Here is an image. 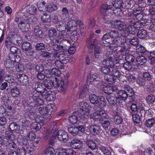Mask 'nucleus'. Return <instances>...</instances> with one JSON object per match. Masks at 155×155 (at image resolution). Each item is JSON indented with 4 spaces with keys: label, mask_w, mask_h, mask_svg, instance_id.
<instances>
[{
    "label": "nucleus",
    "mask_w": 155,
    "mask_h": 155,
    "mask_svg": "<svg viewBox=\"0 0 155 155\" xmlns=\"http://www.w3.org/2000/svg\"><path fill=\"white\" fill-rule=\"evenodd\" d=\"M111 4L115 9L122 7V0H115Z\"/></svg>",
    "instance_id": "57"
},
{
    "label": "nucleus",
    "mask_w": 155,
    "mask_h": 155,
    "mask_svg": "<svg viewBox=\"0 0 155 155\" xmlns=\"http://www.w3.org/2000/svg\"><path fill=\"white\" fill-rule=\"evenodd\" d=\"M89 129L91 133L94 135H97L99 133L100 127L97 125H91Z\"/></svg>",
    "instance_id": "20"
},
{
    "label": "nucleus",
    "mask_w": 155,
    "mask_h": 155,
    "mask_svg": "<svg viewBox=\"0 0 155 155\" xmlns=\"http://www.w3.org/2000/svg\"><path fill=\"white\" fill-rule=\"evenodd\" d=\"M5 134L6 135V137L8 138V143L13 141L15 139V136L11 132L6 131L5 132Z\"/></svg>",
    "instance_id": "53"
},
{
    "label": "nucleus",
    "mask_w": 155,
    "mask_h": 155,
    "mask_svg": "<svg viewBox=\"0 0 155 155\" xmlns=\"http://www.w3.org/2000/svg\"><path fill=\"white\" fill-rule=\"evenodd\" d=\"M99 148L104 155H111V152L108 149V147L105 146L103 145H100L99 147Z\"/></svg>",
    "instance_id": "33"
},
{
    "label": "nucleus",
    "mask_w": 155,
    "mask_h": 155,
    "mask_svg": "<svg viewBox=\"0 0 155 155\" xmlns=\"http://www.w3.org/2000/svg\"><path fill=\"white\" fill-rule=\"evenodd\" d=\"M50 135L56 137L59 141L64 143L67 142L68 136L67 133L63 130H58L57 127H54L51 130L46 129V132L44 134V137L47 139Z\"/></svg>",
    "instance_id": "1"
},
{
    "label": "nucleus",
    "mask_w": 155,
    "mask_h": 155,
    "mask_svg": "<svg viewBox=\"0 0 155 155\" xmlns=\"http://www.w3.org/2000/svg\"><path fill=\"white\" fill-rule=\"evenodd\" d=\"M17 154L19 155H25L27 153H30L31 154L32 151L27 149L26 150L24 147H18L17 150Z\"/></svg>",
    "instance_id": "28"
},
{
    "label": "nucleus",
    "mask_w": 155,
    "mask_h": 155,
    "mask_svg": "<svg viewBox=\"0 0 155 155\" xmlns=\"http://www.w3.org/2000/svg\"><path fill=\"white\" fill-rule=\"evenodd\" d=\"M70 145L74 149H79L82 147L83 144L82 142L79 140L74 139L71 141Z\"/></svg>",
    "instance_id": "16"
},
{
    "label": "nucleus",
    "mask_w": 155,
    "mask_h": 155,
    "mask_svg": "<svg viewBox=\"0 0 155 155\" xmlns=\"http://www.w3.org/2000/svg\"><path fill=\"white\" fill-rule=\"evenodd\" d=\"M147 36V32L144 29L139 30L137 33V37L140 38H144Z\"/></svg>",
    "instance_id": "45"
},
{
    "label": "nucleus",
    "mask_w": 155,
    "mask_h": 155,
    "mask_svg": "<svg viewBox=\"0 0 155 155\" xmlns=\"http://www.w3.org/2000/svg\"><path fill=\"white\" fill-rule=\"evenodd\" d=\"M65 25V22H63L60 21L56 25V27L58 31H64L66 30Z\"/></svg>",
    "instance_id": "40"
},
{
    "label": "nucleus",
    "mask_w": 155,
    "mask_h": 155,
    "mask_svg": "<svg viewBox=\"0 0 155 155\" xmlns=\"http://www.w3.org/2000/svg\"><path fill=\"white\" fill-rule=\"evenodd\" d=\"M104 22L108 24L112 23L111 13L102 14Z\"/></svg>",
    "instance_id": "35"
},
{
    "label": "nucleus",
    "mask_w": 155,
    "mask_h": 155,
    "mask_svg": "<svg viewBox=\"0 0 155 155\" xmlns=\"http://www.w3.org/2000/svg\"><path fill=\"white\" fill-rule=\"evenodd\" d=\"M88 86L87 85L84 86L79 94V97L80 98H83L86 96L87 92L88 91Z\"/></svg>",
    "instance_id": "44"
},
{
    "label": "nucleus",
    "mask_w": 155,
    "mask_h": 155,
    "mask_svg": "<svg viewBox=\"0 0 155 155\" xmlns=\"http://www.w3.org/2000/svg\"><path fill=\"white\" fill-rule=\"evenodd\" d=\"M48 35L51 41L53 40H55L57 36L56 29L54 28H51L48 31Z\"/></svg>",
    "instance_id": "18"
},
{
    "label": "nucleus",
    "mask_w": 155,
    "mask_h": 155,
    "mask_svg": "<svg viewBox=\"0 0 155 155\" xmlns=\"http://www.w3.org/2000/svg\"><path fill=\"white\" fill-rule=\"evenodd\" d=\"M40 97L39 93L35 90L32 92L31 95L30 96V100L32 101Z\"/></svg>",
    "instance_id": "50"
},
{
    "label": "nucleus",
    "mask_w": 155,
    "mask_h": 155,
    "mask_svg": "<svg viewBox=\"0 0 155 155\" xmlns=\"http://www.w3.org/2000/svg\"><path fill=\"white\" fill-rule=\"evenodd\" d=\"M125 25L120 20H115L112 22L111 26L112 28H118L120 30L122 29L123 27H124Z\"/></svg>",
    "instance_id": "15"
},
{
    "label": "nucleus",
    "mask_w": 155,
    "mask_h": 155,
    "mask_svg": "<svg viewBox=\"0 0 155 155\" xmlns=\"http://www.w3.org/2000/svg\"><path fill=\"white\" fill-rule=\"evenodd\" d=\"M21 47L24 52L27 50L31 49L32 48V46L30 43L25 41L22 44Z\"/></svg>",
    "instance_id": "52"
},
{
    "label": "nucleus",
    "mask_w": 155,
    "mask_h": 155,
    "mask_svg": "<svg viewBox=\"0 0 155 155\" xmlns=\"http://www.w3.org/2000/svg\"><path fill=\"white\" fill-rule=\"evenodd\" d=\"M52 78L54 77V76L59 77L61 74V71L59 69L56 68H53L51 69Z\"/></svg>",
    "instance_id": "47"
},
{
    "label": "nucleus",
    "mask_w": 155,
    "mask_h": 155,
    "mask_svg": "<svg viewBox=\"0 0 155 155\" xmlns=\"http://www.w3.org/2000/svg\"><path fill=\"white\" fill-rule=\"evenodd\" d=\"M101 107L106 106L107 103L105 98L103 96H101L99 98V103L97 104Z\"/></svg>",
    "instance_id": "61"
},
{
    "label": "nucleus",
    "mask_w": 155,
    "mask_h": 155,
    "mask_svg": "<svg viewBox=\"0 0 155 155\" xmlns=\"http://www.w3.org/2000/svg\"><path fill=\"white\" fill-rule=\"evenodd\" d=\"M133 20H134V21H135V22H137L139 23L138 24H137V25H136V26L137 27H138V28H139L140 26L139 25H140V23L139 22V21H140L141 24L143 26H146L147 25H149L150 23V20H148L147 19L144 18H143V17L141 18V19L140 20H137L136 21L135 20V19H133ZM133 21H134V20H133Z\"/></svg>",
    "instance_id": "34"
},
{
    "label": "nucleus",
    "mask_w": 155,
    "mask_h": 155,
    "mask_svg": "<svg viewBox=\"0 0 155 155\" xmlns=\"http://www.w3.org/2000/svg\"><path fill=\"white\" fill-rule=\"evenodd\" d=\"M112 8V5L110 3L107 2L106 4H103L101 6L100 10L101 14H106L111 13V12Z\"/></svg>",
    "instance_id": "12"
},
{
    "label": "nucleus",
    "mask_w": 155,
    "mask_h": 155,
    "mask_svg": "<svg viewBox=\"0 0 155 155\" xmlns=\"http://www.w3.org/2000/svg\"><path fill=\"white\" fill-rule=\"evenodd\" d=\"M127 95V92L125 90H120L118 93V99L124 101H125L128 97Z\"/></svg>",
    "instance_id": "31"
},
{
    "label": "nucleus",
    "mask_w": 155,
    "mask_h": 155,
    "mask_svg": "<svg viewBox=\"0 0 155 155\" xmlns=\"http://www.w3.org/2000/svg\"><path fill=\"white\" fill-rule=\"evenodd\" d=\"M122 7L128 9L131 7L130 1L129 0H122Z\"/></svg>",
    "instance_id": "49"
},
{
    "label": "nucleus",
    "mask_w": 155,
    "mask_h": 155,
    "mask_svg": "<svg viewBox=\"0 0 155 155\" xmlns=\"http://www.w3.org/2000/svg\"><path fill=\"white\" fill-rule=\"evenodd\" d=\"M26 12L31 15H34L37 12L36 8L34 5H28L26 8Z\"/></svg>",
    "instance_id": "37"
},
{
    "label": "nucleus",
    "mask_w": 155,
    "mask_h": 155,
    "mask_svg": "<svg viewBox=\"0 0 155 155\" xmlns=\"http://www.w3.org/2000/svg\"><path fill=\"white\" fill-rule=\"evenodd\" d=\"M146 101L149 104H152L155 102V96L150 94L147 97Z\"/></svg>",
    "instance_id": "64"
},
{
    "label": "nucleus",
    "mask_w": 155,
    "mask_h": 155,
    "mask_svg": "<svg viewBox=\"0 0 155 155\" xmlns=\"http://www.w3.org/2000/svg\"><path fill=\"white\" fill-rule=\"evenodd\" d=\"M67 85H68L66 83H64L62 80H59V83L57 88H58L59 91L64 92L67 90Z\"/></svg>",
    "instance_id": "23"
},
{
    "label": "nucleus",
    "mask_w": 155,
    "mask_h": 155,
    "mask_svg": "<svg viewBox=\"0 0 155 155\" xmlns=\"http://www.w3.org/2000/svg\"><path fill=\"white\" fill-rule=\"evenodd\" d=\"M34 35L35 36L38 37V38H42L44 35L42 31L39 28H35L34 30Z\"/></svg>",
    "instance_id": "63"
},
{
    "label": "nucleus",
    "mask_w": 155,
    "mask_h": 155,
    "mask_svg": "<svg viewBox=\"0 0 155 155\" xmlns=\"http://www.w3.org/2000/svg\"><path fill=\"white\" fill-rule=\"evenodd\" d=\"M104 80L110 84L113 83L114 81L113 76L109 74L105 75Z\"/></svg>",
    "instance_id": "51"
},
{
    "label": "nucleus",
    "mask_w": 155,
    "mask_h": 155,
    "mask_svg": "<svg viewBox=\"0 0 155 155\" xmlns=\"http://www.w3.org/2000/svg\"><path fill=\"white\" fill-rule=\"evenodd\" d=\"M97 40H87L86 45L89 49H93L96 46Z\"/></svg>",
    "instance_id": "30"
},
{
    "label": "nucleus",
    "mask_w": 155,
    "mask_h": 155,
    "mask_svg": "<svg viewBox=\"0 0 155 155\" xmlns=\"http://www.w3.org/2000/svg\"><path fill=\"white\" fill-rule=\"evenodd\" d=\"M9 127L10 130L15 133L21 134L24 132L23 128L21 127L19 125L15 122H12L10 123Z\"/></svg>",
    "instance_id": "11"
},
{
    "label": "nucleus",
    "mask_w": 155,
    "mask_h": 155,
    "mask_svg": "<svg viewBox=\"0 0 155 155\" xmlns=\"http://www.w3.org/2000/svg\"><path fill=\"white\" fill-rule=\"evenodd\" d=\"M86 143L88 147L92 150H94L97 148V146L93 140H87L86 141Z\"/></svg>",
    "instance_id": "46"
},
{
    "label": "nucleus",
    "mask_w": 155,
    "mask_h": 155,
    "mask_svg": "<svg viewBox=\"0 0 155 155\" xmlns=\"http://www.w3.org/2000/svg\"><path fill=\"white\" fill-rule=\"evenodd\" d=\"M142 12L140 9L139 10L137 8L134 10L132 14L134 16V17L135 18H132V19H135L136 21L141 19L142 18L143 16Z\"/></svg>",
    "instance_id": "19"
},
{
    "label": "nucleus",
    "mask_w": 155,
    "mask_h": 155,
    "mask_svg": "<svg viewBox=\"0 0 155 155\" xmlns=\"http://www.w3.org/2000/svg\"><path fill=\"white\" fill-rule=\"evenodd\" d=\"M155 124V120L154 118L147 120L145 122V125L149 128L152 127Z\"/></svg>",
    "instance_id": "39"
},
{
    "label": "nucleus",
    "mask_w": 155,
    "mask_h": 155,
    "mask_svg": "<svg viewBox=\"0 0 155 155\" xmlns=\"http://www.w3.org/2000/svg\"><path fill=\"white\" fill-rule=\"evenodd\" d=\"M136 61L139 65H145L147 62V59L144 56H138L136 58Z\"/></svg>",
    "instance_id": "29"
},
{
    "label": "nucleus",
    "mask_w": 155,
    "mask_h": 155,
    "mask_svg": "<svg viewBox=\"0 0 155 155\" xmlns=\"http://www.w3.org/2000/svg\"><path fill=\"white\" fill-rule=\"evenodd\" d=\"M102 89L106 94H111L114 91V89L112 87V85H107L103 87Z\"/></svg>",
    "instance_id": "38"
},
{
    "label": "nucleus",
    "mask_w": 155,
    "mask_h": 155,
    "mask_svg": "<svg viewBox=\"0 0 155 155\" xmlns=\"http://www.w3.org/2000/svg\"><path fill=\"white\" fill-rule=\"evenodd\" d=\"M61 48L63 50H66L69 49L71 47L70 41L66 39H63L60 42Z\"/></svg>",
    "instance_id": "22"
},
{
    "label": "nucleus",
    "mask_w": 155,
    "mask_h": 155,
    "mask_svg": "<svg viewBox=\"0 0 155 155\" xmlns=\"http://www.w3.org/2000/svg\"><path fill=\"white\" fill-rule=\"evenodd\" d=\"M107 99L109 103L111 106H114L117 104V99L116 97L114 95H108L107 96Z\"/></svg>",
    "instance_id": "21"
},
{
    "label": "nucleus",
    "mask_w": 155,
    "mask_h": 155,
    "mask_svg": "<svg viewBox=\"0 0 155 155\" xmlns=\"http://www.w3.org/2000/svg\"><path fill=\"white\" fill-rule=\"evenodd\" d=\"M30 103L33 104L35 105L40 106L44 104V101L42 99L39 97L32 101H30Z\"/></svg>",
    "instance_id": "55"
},
{
    "label": "nucleus",
    "mask_w": 155,
    "mask_h": 155,
    "mask_svg": "<svg viewBox=\"0 0 155 155\" xmlns=\"http://www.w3.org/2000/svg\"><path fill=\"white\" fill-rule=\"evenodd\" d=\"M76 112H74L73 114L69 117V121L72 124L77 123L79 120V116L76 114Z\"/></svg>",
    "instance_id": "24"
},
{
    "label": "nucleus",
    "mask_w": 155,
    "mask_h": 155,
    "mask_svg": "<svg viewBox=\"0 0 155 155\" xmlns=\"http://www.w3.org/2000/svg\"><path fill=\"white\" fill-rule=\"evenodd\" d=\"M133 19H129L127 20V23L129 24L127 27L126 25H124L125 27L121 30H120L121 35L124 37H127L128 39L130 35L135 34L138 30V27L136 26L139 23L135 22Z\"/></svg>",
    "instance_id": "2"
},
{
    "label": "nucleus",
    "mask_w": 155,
    "mask_h": 155,
    "mask_svg": "<svg viewBox=\"0 0 155 155\" xmlns=\"http://www.w3.org/2000/svg\"><path fill=\"white\" fill-rule=\"evenodd\" d=\"M20 59L19 55L9 53L8 58L5 61V65L6 68H12L15 66V63L19 62Z\"/></svg>",
    "instance_id": "6"
},
{
    "label": "nucleus",
    "mask_w": 155,
    "mask_h": 155,
    "mask_svg": "<svg viewBox=\"0 0 155 155\" xmlns=\"http://www.w3.org/2000/svg\"><path fill=\"white\" fill-rule=\"evenodd\" d=\"M51 42L52 43L53 48L54 50L57 51L60 49L61 46L59 43V41L58 39H56L55 40H53Z\"/></svg>",
    "instance_id": "36"
},
{
    "label": "nucleus",
    "mask_w": 155,
    "mask_h": 155,
    "mask_svg": "<svg viewBox=\"0 0 155 155\" xmlns=\"http://www.w3.org/2000/svg\"><path fill=\"white\" fill-rule=\"evenodd\" d=\"M11 94L13 97H18L19 96L21 93L20 88L15 86L12 88L10 91Z\"/></svg>",
    "instance_id": "27"
},
{
    "label": "nucleus",
    "mask_w": 155,
    "mask_h": 155,
    "mask_svg": "<svg viewBox=\"0 0 155 155\" xmlns=\"http://www.w3.org/2000/svg\"><path fill=\"white\" fill-rule=\"evenodd\" d=\"M110 119L109 117L106 116H103L100 120L101 123L102 127L105 130L107 129L110 124Z\"/></svg>",
    "instance_id": "13"
},
{
    "label": "nucleus",
    "mask_w": 155,
    "mask_h": 155,
    "mask_svg": "<svg viewBox=\"0 0 155 155\" xmlns=\"http://www.w3.org/2000/svg\"><path fill=\"white\" fill-rule=\"evenodd\" d=\"M68 132L73 135H76L78 132V129L77 127H68Z\"/></svg>",
    "instance_id": "60"
},
{
    "label": "nucleus",
    "mask_w": 155,
    "mask_h": 155,
    "mask_svg": "<svg viewBox=\"0 0 155 155\" xmlns=\"http://www.w3.org/2000/svg\"><path fill=\"white\" fill-rule=\"evenodd\" d=\"M53 56L55 58L58 57L59 59L64 64L67 63L70 59L68 55L64 52H55Z\"/></svg>",
    "instance_id": "9"
},
{
    "label": "nucleus",
    "mask_w": 155,
    "mask_h": 155,
    "mask_svg": "<svg viewBox=\"0 0 155 155\" xmlns=\"http://www.w3.org/2000/svg\"><path fill=\"white\" fill-rule=\"evenodd\" d=\"M17 78L20 83L22 85H25L28 83V79L27 76L24 74H17Z\"/></svg>",
    "instance_id": "14"
},
{
    "label": "nucleus",
    "mask_w": 155,
    "mask_h": 155,
    "mask_svg": "<svg viewBox=\"0 0 155 155\" xmlns=\"http://www.w3.org/2000/svg\"><path fill=\"white\" fill-rule=\"evenodd\" d=\"M128 39V40H127V42L133 46H137L139 44V40L136 37H134L131 39L129 38Z\"/></svg>",
    "instance_id": "48"
},
{
    "label": "nucleus",
    "mask_w": 155,
    "mask_h": 155,
    "mask_svg": "<svg viewBox=\"0 0 155 155\" xmlns=\"http://www.w3.org/2000/svg\"><path fill=\"white\" fill-rule=\"evenodd\" d=\"M51 17L50 15L44 13L41 16V19L43 22H49L51 21Z\"/></svg>",
    "instance_id": "41"
},
{
    "label": "nucleus",
    "mask_w": 155,
    "mask_h": 155,
    "mask_svg": "<svg viewBox=\"0 0 155 155\" xmlns=\"http://www.w3.org/2000/svg\"><path fill=\"white\" fill-rule=\"evenodd\" d=\"M45 2L43 0L38 2L37 3V7L38 10L40 11L44 12L46 10V9H45Z\"/></svg>",
    "instance_id": "43"
},
{
    "label": "nucleus",
    "mask_w": 155,
    "mask_h": 155,
    "mask_svg": "<svg viewBox=\"0 0 155 155\" xmlns=\"http://www.w3.org/2000/svg\"><path fill=\"white\" fill-rule=\"evenodd\" d=\"M18 26L20 27L23 32H26L30 28V25L28 23H25L23 21H21L18 24Z\"/></svg>",
    "instance_id": "32"
},
{
    "label": "nucleus",
    "mask_w": 155,
    "mask_h": 155,
    "mask_svg": "<svg viewBox=\"0 0 155 155\" xmlns=\"http://www.w3.org/2000/svg\"><path fill=\"white\" fill-rule=\"evenodd\" d=\"M113 117L114 121L116 124H120L122 123L123 119L121 116L114 115Z\"/></svg>",
    "instance_id": "59"
},
{
    "label": "nucleus",
    "mask_w": 155,
    "mask_h": 155,
    "mask_svg": "<svg viewBox=\"0 0 155 155\" xmlns=\"http://www.w3.org/2000/svg\"><path fill=\"white\" fill-rule=\"evenodd\" d=\"M100 70L102 73L107 74L111 72V68L110 66L105 65L101 67L100 68Z\"/></svg>",
    "instance_id": "42"
},
{
    "label": "nucleus",
    "mask_w": 155,
    "mask_h": 155,
    "mask_svg": "<svg viewBox=\"0 0 155 155\" xmlns=\"http://www.w3.org/2000/svg\"><path fill=\"white\" fill-rule=\"evenodd\" d=\"M31 128L33 130H35L36 132L40 130L41 128V126L39 123L35 122L31 124Z\"/></svg>",
    "instance_id": "54"
},
{
    "label": "nucleus",
    "mask_w": 155,
    "mask_h": 155,
    "mask_svg": "<svg viewBox=\"0 0 155 155\" xmlns=\"http://www.w3.org/2000/svg\"><path fill=\"white\" fill-rule=\"evenodd\" d=\"M53 106L51 104L48 105L46 107H40L38 109V110L44 118L49 119L51 117V114L53 110Z\"/></svg>",
    "instance_id": "7"
},
{
    "label": "nucleus",
    "mask_w": 155,
    "mask_h": 155,
    "mask_svg": "<svg viewBox=\"0 0 155 155\" xmlns=\"http://www.w3.org/2000/svg\"><path fill=\"white\" fill-rule=\"evenodd\" d=\"M79 107L80 110L83 114H86L87 116L89 114L91 107L87 102L84 101L80 102Z\"/></svg>",
    "instance_id": "10"
},
{
    "label": "nucleus",
    "mask_w": 155,
    "mask_h": 155,
    "mask_svg": "<svg viewBox=\"0 0 155 155\" xmlns=\"http://www.w3.org/2000/svg\"><path fill=\"white\" fill-rule=\"evenodd\" d=\"M17 140L18 143L21 145H26L28 143V140L25 137L21 135L18 136Z\"/></svg>",
    "instance_id": "26"
},
{
    "label": "nucleus",
    "mask_w": 155,
    "mask_h": 155,
    "mask_svg": "<svg viewBox=\"0 0 155 155\" xmlns=\"http://www.w3.org/2000/svg\"><path fill=\"white\" fill-rule=\"evenodd\" d=\"M127 41L125 39H124L122 38H119L118 39H112V42H109V43L111 46L114 47L115 51H116L118 50V49H116V48L122 47L123 48H120V50L117 51L120 52V53L122 55H125L129 53V51L127 48H125V47L123 45H125V43H126Z\"/></svg>",
    "instance_id": "4"
},
{
    "label": "nucleus",
    "mask_w": 155,
    "mask_h": 155,
    "mask_svg": "<svg viewBox=\"0 0 155 155\" xmlns=\"http://www.w3.org/2000/svg\"><path fill=\"white\" fill-rule=\"evenodd\" d=\"M58 9L57 6L54 4L50 5L47 6L45 9L46 10L49 12H51L57 10Z\"/></svg>",
    "instance_id": "56"
},
{
    "label": "nucleus",
    "mask_w": 155,
    "mask_h": 155,
    "mask_svg": "<svg viewBox=\"0 0 155 155\" xmlns=\"http://www.w3.org/2000/svg\"><path fill=\"white\" fill-rule=\"evenodd\" d=\"M19 36L15 34L10 33L8 35L5 41V45L8 48H9L12 45L16 44V39Z\"/></svg>",
    "instance_id": "8"
},
{
    "label": "nucleus",
    "mask_w": 155,
    "mask_h": 155,
    "mask_svg": "<svg viewBox=\"0 0 155 155\" xmlns=\"http://www.w3.org/2000/svg\"><path fill=\"white\" fill-rule=\"evenodd\" d=\"M56 151L52 147L50 146L47 149L44 155H56L55 153Z\"/></svg>",
    "instance_id": "62"
},
{
    "label": "nucleus",
    "mask_w": 155,
    "mask_h": 155,
    "mask_svg": "<svg viewBox=\"0 0 155 155\" xmlns=\"http://www.w3.org/2000/svg\"><path fill=\"white\" fill-rule=\"evenodd\" d=\"M34 87L35 90L41 94L43 98L47 101H51L54 100L53 95L51 94L52 91L45 88L44 84L39 82L36 83Z\"/></svg>",
    "instance_id": "3"
},
{
    "label": "nucleus",
    "mask_w": 155,
    "mask_h": 155,
    "mask_svg": "<svg viewBox=\"0 0 155 155\" xmlns=\"http://www.w3.org/2000/svg\"><path fill=\"white\" fill-rule=\"evenodd\" d=\"M88 81L90 82H100V76L96 73H91L90 75L88 76Z\"/></svg>",
    "instance_id": "17"
},
{
    "label": "nucleus",
    "mask_w": 155,
    "mask_h": 155,
    "mask_svg": "<svg viewBox=\"0 0 155 155\" xmlns=\"http://www.w3.org/2000/svg\"><path fill=\"white\" fill-rule=\"evenodd\" d=\"M90 103L93 104H97L99 103V97L94 94H91L89 97Z\"/></svg>",
    "instance_id": "25"
},
{
    "label": "nucleus",
    "mask_w": 155,
    "mask_h": 155,
    "mask_svg": "<svg viewBox=\"0 0 155 155\" xmlns=\"http://www.w3.org/2000/svg\"><path fill=\"white\" fill-rule=\"evenodd\" d=\"M147 91L150 93L153 92L155 91V85L149 83L147 85Z\"/></svg>",
    "instance_id": "58"
},
{
    "label": "nucleus",
    "mask_w": 155,
    "mask_h": 155,
    "mask_svg": "<svg viewBox=\"0 0 155 155\" xmlns=\"http://www.w3.org/2000/svg\"><path fill=\"white\" fill-rule=\"evenodd\" d=\"M105 56L106 58L103 61V64L104 65L110 66L111 69L114 67L115 61L116 63H117L121 60V58H117V57H116L115 53L110 51H107Z\"/></svg>",
    "instance_id": "5"
}]
</instances>
